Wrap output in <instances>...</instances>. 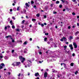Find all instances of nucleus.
Segmentation results:
<instances>
[{"mask_svg":"<svg viewBox=\"0 0 79 79\" xmlns=\"http://www.w3.org/2000/svg\"><path fill=\"white\" fill-rule=\"evenodd\" d=\"M33 8H36V6H35V5L34 6H33Z\"/></svg>","mask_w":79,"mask_h":79,"instance_id":"48","label":"nucleus"},{"mask_svg":"<svg viewBox=\"0 0 79 79\" xmlns=\"http://www.w3.org/2000/svg\"><path fill=\"white\" fill-rule=\"evenodd\" d=\"M77 26H79V23H77Z\"/></svg>","mask_w":79,"mask_h":79,"instance_id":"64","label":"nucleus"},{"mask_svg":"<svg viewBox=\"0 0 79 79\" xmlns=\"http://www.w3.org/2000/svg\"><path fill=\"white\" fill-rule=\"evenodd\" d=\"M65 53H69V51H67L66 50L65 51Z\"/></svg>","mask_w":79,"mask_h":79,"instance_id":"19","label":"nucleus"},{"mask_svg":"<svg viewBox=\"0 0 79 79\" xmlns=\"http://www.w3.org/2000/svg\"><path fill=\"white\" fill-rule=\"evenodd\" d=\"M7 20L8 21H10V18H8Z\"/></svg>","mask_w":79,"mask_h":79,"instance_id":"49","label":"nucleus"},{"mask_svg":"<svg viewBox=\"0 0 79 79\" xmlns=\"http://www.w3.org/2000/svg\"><path fill=\"white\" fill-rule=\"evenodd\" d=\"M10 23L12 26H13V25H14V23H13V21L12 20L10 21Z\"/></svg>","mask_w":79,"mask_h":79,"instance_id":"10","label":"nucleus"},{"mask_svg":"<svg viewBox=\"0 0 79 79\" xmlns=\"http://www.w3.org/2000/svg\"><path fill=\"white\" fill-rule=\"evenodd\" d=\"M73 36H69V40H71V39H73Z\"/></svg>","mask_w":79,"mask_h":79,"instance_id":"15","label":"nucleus"},{"mask_svg":"<svg viewBox=\"0 0 79 79\" xmlns=\"http://www.w3.org/2000/svg\"><path fill=\"white\" fill-rule=\"evenodd\" d=\"M52 72L53 73H57V72H58V71H57V70H55L54 69H52Z\"/></svg>","mask_w":79,"mask_h":79,"instance_id":"11","label":"nucleus"},{"mask_svg":"<svg viewBox=\"0 0 79 79\" xmlns=\"http://www.w3.org/2000/svg\"><path fill=\"white\" fill-rule=\"evenodd\" d=\"M14 52H15V50H12V53Z\"/></svg>","mask_w":79,"mask_h":79,"instance_id":"50","label":"nucleus"},{"mask_svg":"<svg viewBox=\"0 0 79 79\" xmlns=\"http://www.w3.org/2000/svg\"><path fill=\"white\" fill-rule=\"evenodd\" d=\"M66 10H67V11H69V9L67 7L66 8Z\"/></svg>","mask_w":79,"mask_h":79,"instance_id":"33","label":"nucleus"},{"mask_svg":"<svg viewBox=\"0 0 79 79\" xmlns=\"http://www.w3.org/2000/svg\"><path fill=\"white\" fill-rule=\"evenodd\" d=\"M35 76L36 77H37L39 76V73H35Z\"/></svg>","mask_w":79,"mask_h":79,"instance_id":"8","label":"nucleus"},{"mask_svg":"<svg viewBox=\"0 0 79 79\" xmlns=\"http://www.w3.org/2000/svg\"><path fill=\"white\" fill-rule=\"evenodd\" d=\"M50 40H51V41H52V40H53V39L51 38Z\"/></svg>","mask_w":79,"mask_h":79,"instance_id":"58","label":"nucleus"},{"mask_svg":"<svg viewBox=\"0 0 79 79\" xmlns=\"http://www.w3.org/2000/svg\"><path fill=\"white\" fill-rule=\"evenodd\" d=\"M26 18L27 19H28L29 18V17H28V16H27V15L26 16Z\"/></svg>","mask_w":79,"mask_h":79,"instance_id":"60","label":"nucleus"},{"mask_svg":"<svg viewBox=\"0 0 79 79\" xmlns=\"http://www.w3.org/2000/svg\"><path fill=\"white\" fill-rule=\"evenodd\" d=\"M19 7H18L17 8V10L18 11L19 10Z\"/></svg>","mask_w":79,"mask_h":79,"instance_id":"51","label":"nucleus"},{"mask_svg":"<svg viewBox=\"0 0 79 79\" xmlns=\"http://www.w3.org/2000/svg\"><path fill=\"white\" fill-rule=\"evenodd\" d=\"M61 24H60V26H61V27H62L63 26V22H61Z\"/></svg>","mask_w":79,"mask_h":79,"instance_id":"27","label":"nucleus"},{"mask_svg":"<svg viewBox=\"0 0 79 79\" xmlns=\"http://www.w3.org/2000/svg\"><path fill=\"white\" fill-rule=\"evenodd\" d=\"M44 9H45V10H48V6H46L44 8Z\"/></svg>","mask_w":79,"mask_h":79,"instance_id":"18","label":"nucleus"},{"mask_svg":"<svg viewBox=\"0 0 79 79\" xmlns=\"http://www.w3.org/2000/svg\"><path fill=\"white\" fill-rule=\"evenodd\" d=\"M44 40V41H46V40H47V38H45Z\"/></svg>","mask_w":79,"mask_h":79,"instance_id":"31","label":"nucleus"},{"mask_svg":"<svg viewBox=\"0 0 79 79\" xmlns=\"http://www.w3.org/2000/svg\"><path fill=\"white\" fill-rule=\"evenodd\" d=\"M3 55L2 54H0V59H2V58H3Z\"/></svg>","mask_w":79,"mask_h":79,"instance_id":"13","label":"nucleus"},{"mask_svg":"<svg viewBox=\"0 0 79 79\" xmlns=\"http://www.w3.org/2000/svg\"><path fill=\"white\" fill-rule=\"evenodd\" d=\"M12 42H15V40H12Z\"/></svg>","mask_w":79,"mask_h":79,"instance_id":"59","label":"nucleus"},{"mask_svg":"<svg viewBox=\"0 0 79 79\" xmlns=\"http://www.w3.org/2000/svg\"><path fill=\"white\" fill-rule=\"evenodd\" d=\"M25 8L26 9H27V7H29V4H28V3H25Z\"/></svg>","mask_w":79,"mask_h":79,"instance_id":"4","label":"nucleus"},{"mask_svg":"<svg viewBox=\"0 0 79 79\" xmlns=\"http://www.w3.org/2000/svg\"><path fill=\"white\" fill-rule=\"evenodd\" d=\"M79 31H77L75 33V35H77V34H79Z\"/></svg>","mask_w":79,"mask_h":79,"instance_id":"16","label":"nucleus"},{"mask_svg":"<svg viewBox=\"0 0 79 79\" xmlns=\"http://www.w3.org/2000/svg\"><path fill=\"white\" fill-rule=\"evenodd\" d=\"M20 76H21V73H19V74L18 75V76H19V77Z\"/></svg>","mask_w":79,"mask_h":79,"instance_id":"56","label":"nucleus"},{"mask_svg":"<svg viewBox=\"0 0 79 79\" xmlns=\"http://www.w3.org/2000/svg\"><path fill=\"white\" fill-rule=\"evenodd\" d=\"M24 22H25V20H23V21H22V24H24Z\"/></svg>","mask_w":79,"mask_h":79,"instance_id":"23","label":"nucleus"},{"mask_svg":"<svg viewBox=\"0 0 79 79\" xmlns=\"http://www.w3.org/2000/svg\"><path fill=\"white\" fill-rule=\"evenodd\" d=\"M19 58L21 60L22 63H24V61H25V58L23 57L22 56H19Z\"/></svg>","mask_w":79,"mask_h":79,"instance_id":"1","label":"nucleus"},{"mask_svg":"<svg viewBox=\"0 0 79 79\" xmlns=\"http://www.w3.org/2000/svg\"><path fill=\"white\" fill-rule=\"evenodd\" d=\"M77 73H78V72H77V71H76V72L75 73V74H76V75H77Z\"/></svg>","mask_w":79,"mask_h":79,"instance_id":"32","label":"nucleus"},{"mask_svg":"<svg viewBox=\"0 0 79 79\" xmlns=\"http://www.w3.org/2000/svg\"><path fill=\"white\" fill-rule=\"evenodd\" d=\"M64 48H67V46H65L64 47Z\"/></svg>","mask_w":79,"mask_h":79,"instance_id":"45","label":"nucleus"},{"mask_svg":"<svg viewBox=\"0 0 79 79\" xmlns=\"http://www.w3.org/2000/svg\"><path fill=\"white\" fill-rule=\"evenodd\" d=\"M36 16H37V17H39L40 15H39V14H38L36 15Z\"/></svg>","mask_w":79,"mask_h":79,"instance_id":"25","label":"nucleus"},{"mask_svg":"<svg viewBox=\"0 0 79 79\" xmlns=\"http://www.w3.org/2000/svg\"><path fill=\"white\" fill-rule=\"evenodd\" d=\"M48 73L47 72H45L44 74V77L45 78L46 77H47Z\"/></svg>","mask_w":79,"mask_h":79,"instance_id":"6","label":"nucleus"},{"mask_svg":"<svg viewBox=\"0 0 79 79\" xmlns=\"http://www.w3.org/2000/svg\"><path fill=\"white\" fill-rule=\"evenodd\" d=\"M53 13V14H56V13H57V12H56V11H54Z\"/></svg>","mask_w":79,"mask_h":79,"instance_id":"35","label":"nucleus"},{"mask_svg":"<svg viewBox=\"0 0 79 79\" xmlns=\"http://www.w3.org/2000/svg\"><path fill=\"white\" fill-rule=\"evenodd\" d=\"M32 38H30V41H32Z\"/></svg>","mask_w":79,"mask_h":79,"instance_id":"57","label":"nucleus"},{"mask_svg":"<svg viewBox=\"0 0 79 79\" xmlns=\"http://www.w3.org/2000/svg\"><path fill=\"white\" fill-rule=\"evenodd\" d=\"M12 19H14V20H15V18L13 16L12 18Z\"/></svg>","mask_w":79,"mask_h":79,"instance_id":"40","label":"nucleus"},{"mask_svg":"<svg viewBox=\"0 0 79 79\" xmlns=\"http://www.w3.org/2000/svg\"><path fill=\"white\" fill-rule=\"evenodd\" d=\"M60 40L62 42H63V41H64V40H63V38H62V39H60Z\"/></svg>","mask_w":79,"mask_h":79,"instance_id":"42","label":"nucleus"},{"mask_svg":"<svg viewBox=\"0 0 79 79\" xmlns=\"http://www.w3.org/2000/svg\"><path fill=\"white\" fill-rule=\"evenodd\" d=\"M56 4H58V3H60V1H57L56 2Z\"/></svg>","mask_w":79,"mask_h":79,"instance_id":"22","label":"nucleus"},{"mask_svg":"<svg viewBox=\"0 0 79 79\" xmlns=\"http://www.w3.org/2000/svg\"><path fill=\"white\" fill-rule=\"evenodd\" d=\"M15 64L16 65V62H14V63L12 64V65L13 66H15Z\"/></svg>","mask_w":79,"mask_h":79,"instance_id":"17","label":"nucleus"},{"mask_svg":"<svg viewBox=\"0 0 79 79\" xmlns=\"http://www.w3.org/2000/svg\"><path fill=\"white\" fill-rule=\"evenodd\" d=\"M44 24L45 26H46V25H47V23H44Z\"/></svg>","mask_w":79,"mask_h":79,"instance_id":"63","label":"nucleus"},{"mask_svg":"<svg viewBox=\"0 0 79 79\" xmlns=\"http://www.w3.org/2000/svg\"><path fill=\"white\" fill-rule=\"evenodd\" d=\"M60 1H61L63 3H64V1H63V0H60Z\"/></svg>","mask_w":79,"mask_h":79,"instance_id":"46","label":"nucleus"},{"mask_svg":"<svg viewBox=\"0 0 79 79\" xmlns=\"http://www.w3.org/2000/svg\"><path fill=\"white\" fill-rule=\"evenodd\" d=\"M13 11V10L12 9H10V11L11 12V11Z\"/></svg>","mask_w":79,"mask_h":79,"instance_id":"61","label":"nucleus"},{"mask_svg":"<svg viewBox=\"0 0 79 79\" xmlns=\"http://www.w3.org/2000/svg\"><path fill=\"white\" fill-rule=\"evenodd\" d=\"M6 39H8V38H9V39H12V38H11V35H9L6 36Z\"/></svg>","mask_w":79,"mask_h":79,"instance_id":"7","label":"nucleus"},{"mask_svg":"<svg viewBox=\"0 0 79 79\" xmlns=\"http://www.w3.org/2000/svg\"><path fill=\"white\" fill-rule=\"evenodd\" d=\"M69 47H70V48H71V47H73V45L72 44H70L69 45Z\"/></svg>","mask_w":79,"mask_h":79,"instance_id":"28","label":"nucleus"},{"mask_svg":"<svg viewBox=\"0 0 79 79\" xmlns=\"http://www.w3.org/2000/svg\"><path fill=\"white\" fill-rule=\"evenodd\" d=\"M20 64H21L20 62H15L16 66H19V65H20Z\"/></svg>","mask_w":79,"mask_h":79,"instance_id":"5","label":"nucleus"},{"mask_svg":"<svg viewBox=\"0 0 79 79\" xmlns=\"http://www.w3.org/2000/svg\"><path fill=\"white\" fill-rule=\"evenodd\" d=\"M6 52L7 53H9V52H10L9 51H7Z\"/></svg>","mask_w":79,"mask_h":79,"instance_id":"53","label":"nucleus"},{"mask_svg":"<svg viewBox=\"0 0 79 79\" xmlns=\"http://www.w3.org/2000/svg\"><path fill=\"white\" fill-rule=\"evenodd\" d=\"M31 20L33 23H35V21H36V19H32Z\"/></svg>","mask_w":79,"mask_h":79,"instance_id":"12","label":"nucleus"},{"mask_svg":"<svg viewBox=\"0 0 79 79\" xmlns=\"http://www.w3.org/2000/svg\"><path fill=\"white\" fill-rule=\"evenodd\" d=\"M5 64L3 63H1L0 65V69H2L3 68V67L5 66Z\"/></svg>","mask_w":79,"mask_h":79,"instance_id":"3","label":"nucleus"},{"mask_svg":"<svg viewBox=\"0 0 79 79\" xmlns=\"http://www.w3.org/2000/svg\"><path fill=\"white\" fill-rule=\"evenodd\" d=\"M16 31L17 32H19V28L16 29Z\"/></svg>","mask_w":79,"mask_h":79,"instance_id":"21","label":"nucleus"},{"mask_svg":"<svg viewBox=\"0 0 79 79\" xmlns=\"http://www.w3.org/2000/svg\"><path fill=\"white\" fill-rule=\"evenodd\" d=\"M16 0H13L14 1V3H16Z\"/></svg>","mask_w":79,"mask_h":79,"instance_id":"41","label":"nucleus"},{"mask_svg":"<svg viewBox=\"0 0 79 79\" xmlns=\"http://www.w3.org/2000/svg\"><path fill=\"white\" fill-rule=\"evenodd\" d=\"M39 53L40 55H42V52H39Z\"/></svg>","mask_w":79,"mask_h":79,"instance_id":"43","label":"nucleus"},{"mask_svg":"<svg viewBox=\"0 0 79 79\" xmlns=\"http://www.w3.org/2000/svg\"><path fill=\"white\" fill-rule=\"evenodd\" d=\"M34 1H31V4H34Z\"/></svg>","mask_w":79,"mask_h":79,"instance_id":"38","label":"nucleus"},{"mask_svg":"<svg viewBox=\"0 0 79 79\" xmlns=\"http://www.w3.org/2000/svg\"><path fill=\"white\" fill-rule=\"evenodd\" d=\"M27 49L26 48L25 49V50H24V53H27Z\"/></svg>","mask_w":79,"mask_h":79,"instance_id":"9","label":"nucleus"},{"mask_svg":"<svg viewBox=\"0 0 79 79\" xmlns=\"http://www.w3.org/2000/svg\"><path fill=\"white\" fill-rule=\"evenodd\" d=\"M53 4H51V7H53Z\"/></svg>","mask_w":79,"mask_h":79,"instance_id":"39","label":"nucleus"},{"mask_svg":"<svg viewBox=\"0 0 79 79\" xmlns=\"http://www.w3.org/2000/svg\"><path fill=\"white\" fill-rule=\"evenodd\" d=\"M41 26H42V27H44V24H43V23L41 24Z\"/></svg>","mask_w":79,"mask_h":79,"instance_id":"29","label":"nucleus"},{"mask_svg":"<svg viewBox=\"0 0 79 79\" xmlns=\"http://www.w3.org/2000/svg\"><path fill=\"white\" fill-rule=\"evenodd\" d=\"M44 18H47V16L44 15Z\"/></svg>","mask_w":79,"mask_h":79,"instance_id":"47","label":"nucleus"},{"mask_svg":"<svg viewBox=\"0 0 79 79\" xmlns=\"http://www.w3.org/2000/svg\"><path fill=\"white\" fill-rule=\"evenodd\" d=\"M73 45L75 48H77V44H76V42H73Z\"/></svg>","mask_w":79,"mask_h":79,"instance_id":"2","label":"nucleus"},{"mask_svg":"<svg viewBox=\"0 0 79 79\" xmlns=\"http://www.w3.org/2000/svg\"><path fill=\"white\" fill-rule=\"evenodd\" d=\"M40 79L39 77H37L35 79Z\"/></svg>","mask_w":79,"mask_h":79,"instance_id":"62","label":"nucleus"},{"mask_svg":"<svg viewBox=\"0 0 79 79\" xmlns=\"http://www.w3.org/2000/svg\"><path fill=\"white\" fill-rule=\"evenodd\" d=\"M72 56H75V54H74V53H73L72 54Z\"/></svg>","mask_w":79,"mask_h":79,"instance_id":"44","label":"nucleus"},{"mask_svg":"<svg viewBox=\"0 0 79 79\" xmlns=\"http://www.w3.org/2000/svg\"><path fill=\"white\" fill-rule=\"evenodd\" d=\"M68 28L69 29H71V27H70V26H69L68 27Z\"/></svg>","mask_w":79,"mask_h":79,"instance_id":"55","label":"nucleus"},{"mask_svg":"<svg viewBox=\"0 0 79 79\" xmlns=\"http://www.w3.org/2000/svg\"><path fill=\"white\" fill-rule=\"evenodd\" d=\"M72 15H75L76 14L74 12H73L72 13Z\"/></svg>","mask_w":79,"mask_h":79,"instance_id":"37","label":"nucleus"},{"mask_svg":"<svg viewBox=\"0 0 79 79\" xmlns=\"http://www.w3.org/2000/svg\"><path fill=\"white\" fill-rule=\"evenodd\" d=\"M62 39L63 40H64V41H66V38H65V37H63L62 38Z\"/></svg>","mask_w":79,"mask_h":79,"instance_id":"14","label":"nucleus"},{"mask_svg":"<svg viewBox=\"0 0 79 79\" xmlns=\"http://www.w3.org/2000/svg\"><path fill=\"white\" fill-rule=\"evenodd\" d=\"M70 49H71V50H73V47H72L70 48Z\"/></svg>","mask_w":79,"mask_h":79,"instance_id":"52","label":"nucleus"},{"mask_svg":"<svg viewBox=\"0 0 79 79\" xmlns=\"http://www.w3.org/2000/svg\"><path fill=\"white\" fill-rule=\"evenodd\" d=\"M12 29H15V26L12 25Z\"/></svg>","mask_w":79,"mask_h":79,"instance_id":"26","label":"nucleus"},{"mask_svg":"<svg viewBox=\"0 0 79 79\" xmlns=\"http://www.w3.org/2000/svg\"><path fill=\"white\" fill-rule=\"evenodd\" d=\"M5 30H6V29H7V27H5Z\"/></svg>","mask_w":79,"mask_h":79,"instance_id":"54","label":"nucleus"},{"mask_svg":"<svg viewBox=\"0 0 79 79\" xmlns=\"http://www.w3.org/2000/svg\"><path fill=\"white\" fill-rule=\"evenodd\" d=\"M23 12H24V13H25V14H26V9H24Z\"/></svg>","mask_w":79,"mask_h":79,"instance_id":"20","label":"nucleus"},{"mask_svg":"<svg viewBox=\"0 0 79 79\" xmlns=\"http://www.w3.org/2000/svg\"><path fill=\"white\" fill-rule=\"evenodd\" d=\"M70 65L71 66H73L74 65V64H73V63H71L70 64Z\"/></svg>","mask_w":79,"mask_h":79,"instance_id":"24","label":"nucleus"},{"mask_svg":"<svg viewBox=\"0 0 79 79\" xmlns=\"http://www.w3.org/2000/svg\"><path fill=\"white\" fill-rule=\"evenodd\" d=\"M23 44H24V45H26V44H27V42H26V41H25V42H24V43H23Z\"/></svg>","mask_w":79,"mask_h":79,"instance_id":"30","label":"nucleus"},{"mask_svg":"<svg viewBox=\"0 0 79 79\" xmlns=\"http://www.w3.org/2000/svg\"><path fill=\"white\" fill-rule=\"evenodd\" d=\"M62 6H63L62 5H60L59 8H62Z\"/></svg>","mask_w":79,"mask_h":79,"instance_id":"34","label":"nucleus"},{"mask_svg":"<svg viewBox=\"0 0 79 79\" xmlns=\"http://www.w3.org/2000/svg\"><path fill=\"white\" fill-rule=\"evenodd\" d=\"M75 39H76V40H79V37H77Z\"/></svg>","mask_w":79,"mask_h":79,"instance_id":"36","label":"nucleus"}]
</instances>
